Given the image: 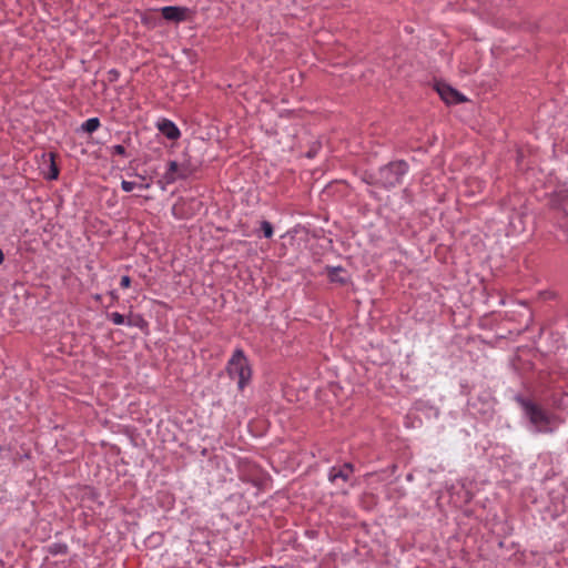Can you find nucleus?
<instances>
[{"mask_svg": "<svg viewBox=\"0 0 568 568\" xmlns=\"http://www.w3.org/2000/svg\"><path fill=\"white\" fill-rule=\"evenodd\" d=\"M516 402L524 409L525 415L536 433L551 434L557 429L559 418L555 414L549 413L540 405L521 396L516 397Z\"/></svg>", "mask_w": 568, "mask_h": 568, "instance_id": "obj_1", "label": "nucleus"}, {"mask_svg": "<svg viewBox=\"0 0 568 568\" xmlns=\"http://www.w3.org/2000/svg\"><path fill=\"white\" fill-rule=\"evenodd\" d=\"M408 165L404 161H395L381 168L375 175H369L368 183L392 189L399 185L407 173Z\"/></svg>", "mask_w": 568, "mask_h": 568, "instance_id": "obj_2", "label": "nucleus"}, {"mask_svg": "<svg viewBox=\"0 0 568 568\" xmlns=\"http://www.w3.org/2000/svg\"><path fill=\"white\" fill-rule=\"evenodd\" d=\"M226 369L229 376L232 379H236L240 390H243L245 386L248 385L252 377V371L248 364V359L242 348L234 351L233 355L227 362Z\"/></svg>", "mask_w": 568, "mask_h": 568, "instance_id": "obj_3", "label": "nucleus"}, {"mask_svg": "<svg viewBox=\"0 0 568 568\" xmlns=\"http://www.w3.org/2000/svg\"><path fill=\"white\" fill-rule=\"evenodd\" d=\"M191 173L192 171L186 164H180L176 161H170L163 179L165 183L172 184L176 180L187 179L191 175Z\"/></svg>", "mask_w": 568, "mask_h": 568, "instance_id": "obj_4", "label": "nucleus"}, {"mask_svg": "<svg viewBox=\"0 0 568 568\" xmlns=\"http://www.w3.org/2000/svg\"><path fill=\"white\" fill-rule=\"evenodd\" d=\"M354 473V467L349 463H345L344 465L339 467H332L328 473V479L333 484H337L338 480H342L344 483L348 481L349 477Z\"/></svg>", "mask_w": 568, "mask_h": 568, "instance_id": "obj_5", "label": "nucleus"}, {"mask_svg": "<svg viewBox=\"0 0 568 568\" xmlns=\"http://www.w3.org/2000/svg\"><path fill=\"white\" fill-rule=\"evenodd\" d=\"M437 92L447 104H457L465 101V98L448 84H438Z\"/></svg>", "mask_w": 568, "mask_h": 568, "instance_id": "obj_6", "label": "nucleus"}, {"mask_svg": "<svg viewBox=\"0 0 568 568\" xmlns=\"http://www.w3.org/2000/svg\"><path fill=\"white\" fill-rule=\"evenodd\" d=\"M162 17L168 21L180 22L186 19L187 9L181 7H163L161 9Z\"/></svg>", "mask_w": 568, "mask_h": 568, "instance_id": "obj_7", "label": "nucleus"}, {"mask_svg": "<svg viewBox=\"0 0 568 568\" xmlns=\"http://www.w3.org/2000/svg\"><path fill=\"white\" fill-rule=\"evenodd\" d=\"M158 129L170 140H178L181 135L179 128L169 119H162L159 121Z\"/></svg>", "mask_w": 568, "mask_h": 568, "instance_id": "obj_8", "label": "nucleus"}, {"mask_svg": "<svg viewBox=\"0 0 568 568\" xmlns=\"http://www.w3.org/2000/svg\"><path fill=\"white\" fill-rule=\"evenodd\" d=\"M326 274H327L328 280L332 283H338L341 285H344L347 283L346 271L341 266H337V267L327 266Z\"/></svg>", "mask_w": 568, "mask_h": 568, "instance_id": "obj_9", "label": "nucleus"}, {"mask_svg": "<svg viewBox=\"0 0 568 568\" xmlns=\"http://www.w3.org/2000/svg\"><path fill=\"white\" fill-rule=\"evenodd\" d=\"M100 120L98 118H90L82 124V130L87 133H93L100 128Z\"/></svg>", "mask_w": 568, "mask_h": 568, "instance_id": "obj_10", "label": "nucleus"}, {"mask_svg": "<svg viewBox=\"0 0 568 568\" xmlns=\"http://www.w3.org/2000/svg\"><path fill=\"white\" fill-rule=\"evenodd\" d=\"M110 320L112 321L113 324L115 325H124L126 324L128 320L125 318L124 315L118 313V312H113L109 315Z\"/></svg>", "mask_w": 568, "mask_h": 568, "instance_id": "obj_11", "label": "nucleus"}, {"mask_svg": "<svg viewBox=\"0 0 568 568\" xmlns=\"http://www.w3.org/2000/svg\"><path fill=\"white\" fill-rule=\"evenodd\" d=\"M51 156V164H50V171H49V174H48V179L49 180H57L58 176H59V169L53 160V154L51 153L50 154Z\"/></svg>", "mask_w": 568, "mask_h": 568, "instance_id": "obj_12", "label": "nucleus"}, {"mask_svg": "<svg viewBox=\"0 0 568 568\" xmlns=\"http://www.w3.org/2000/svg\"><path fill=\"white\" fill-rule=\"evenodd\" d=\"M261 230L265 237L270 239L273 236L274 231H273V226L270 222L263 221L261 223Z\"/></svg>", "mask_w": 568, "mask_h": 568, "instance_id": "obj_13", "label": "nucleus"}, {"mask_svg": "<svg viewBox=\"0 0 568 568\" xmlns=\"http://www.w3.org/2000/svg\"><path fill=\"white\" fill-rule=\"evenodd\" d=\"M110 150H111L112 155H121V156L126 155L125 148L121 144L113 145V146H111Z\"/></svg>", "mask_w": 568, "mask_h": 568, "instance_id": "obj_14", "label": "nucleus"}, {"mask_svg": "<svg viewBox=\"0 0 568 568\" xmlns=\"http://www.w3.org/2000/svg\"><path fill=\"white\" fill-rule=\"evenodd\" d=\"M144 321L140 316H129L126 325L129 326H141Z\"/></svg>", "mask_w": 568, "mask_h": 568, "instance_id": "obj_15", "label": "nucleus"}, {"mask_svg": "<svg viewBox=\"0 0 568 568\" xmlns=\"http://www.w3.org/2000/svg\"><path fill=\"white\" fill-rule=\"evenodd\" d=\"M121 187L125 192H131L135 187V183L131 181L123 180L121 182Z\"/></svg>", "mask_w": 568, "mask_h": 568, "instance_id": "obj_16", "label": "nucleus"}, {"mask_svg": "<svg viewBox=\"0 0 568 568\" xmlns=\"http://www.w3.org/2000/svg\"><path fill=\"white\" fill-rule=\"evenodd\" d=\"M131 285V278L128 275L121 277L120 286L122 288H129Z\"/></svg>", "mask_w": 568, "mask_h": 568, "instance_id": "obj_17", "label": "nucleus"}, {"mask_svg": "<svg viewBox=\"0 0 568 568\" xmlns=\"http://www.w3.org/2000/svg\"><path fill=\"white\" fill-rule=\"evenodd\" d=\"M108 75H109V80L112 82V81H116L120 77V72L115 69H111L109 72H108Z\"/></svg>", "mask_w": 568, "mask_h": 568, "instance_id": "obj_18", "label": "nucleus"}, {"mask_svg": "<svg viewBox=\"0 0 568 568\" xmlns=\"http://www.w3.org/2000/svg\"><path fill=\"white\" fill-rule=\"evenodd\" d=\"M3 260H4V255H3L2 251L0 250V264L3 263Z\"/></svg>", "mask_w": 568, "mask_h": 568, "instance_id": "obj_19", "label": "nucleus"}, {"mask_svg": "<svg viewBox=\"0 0 568 568\" xmlns=\"http://www.w3.org/2000/svg\"><path fill=\"white\" fill-rule=\"evenodd\" d=\"M149 186H150L149 184L141 185V187H143V189H148Z\"/></svg>", "mask_w": 568, "mask_h": 568, "instance_id": "obj_20", "label": "nucleus"}]
</instances>
